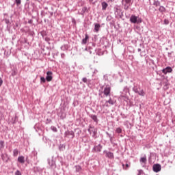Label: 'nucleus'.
<instances>
[{
	"mask_svg": "<svg viewBox=\"0 0 175 175\" xmlns=\"http://www.w3.org/2000/svg\"><path fill=\"white\" fill-rule=\"evenodd\" d=\"M129 21L131 24H142L143 20H142V18L136 16L135 14H132L130 17Z\"/></svg>",
	"mask_w": 175,
	"mask_h": 175,
	"instance_id": "f257e3e1",
	"label": "nucleus"
},
{
	"mask_svg": "<svg viewBox=\"0 0 175 175\" xmlns=\"http://www.w3.org/2000/svg\"><path fill=\"white\" fill-rule=\"evenodd\" d=\"M88 131L94 139H96L98 137V129L95 128V126L90 125Z\"/></svg>",
	"mask_w": 175,
	"mask_h": 175,
	"instance_id": "f03ea898",
	"label": "nucleus"
},
{
	"mask_svg": "<svg viewBox=\"0 0 175 175\" xmlns=\"http://www.w3.org/2000/svg\"><path fill=\"white\" fill-rule=\"evenodd\" d=\"M114 12L116 16H118V17H120V18H122V17H124V13L120 7H115Z\"/></svg>",
	"mask_w": 175,
	"mask_h": 175,
	"instance_id": "7ed1b4c3",
	"label": "nucleus"
},
{
	"mask_svg": "<svg viewBox=\"0 0 175 175\" xmlns=\"http://www.w3.org/2000/svg\"><path fill=\"white\" fill-rule=\"evenodd\" d=\"M111 91V87L110 86V85H106L103 90V94L105 96H110Z\"/></svg>",
	"mask_w": 175,
	"mask_h": 175,
	"instance_id": "20e7f679",
	"label": "nucleus"
},
{
	"mask_svg": "<svg viewBox=\"0 0 175 175\" xmlns=\"http://www.w3.org/2000/svg\"><path fill=\"white\" fill-rule=\"evenodd\" d=\"M103 154H105V158H108V159H114V153L105 150Z\"/></svg>",
	"mask_w": 175,
	"mask_h": 175,
	"instance_id": "39448f33",
	"label": "nucleus"
},
{
	"mask_svg": "<svg viewBox=\"0 0 175 175\" xmlns=\"http://www.w3.org/2000/svg\"><path fill=\"white\" fill-rule=\"evenodd\" d=\"M65 137H68V139H73L75 137V132L73 131L67 130L64 133Z\"/></svg>",
	"mask_w": 175,
	"mask_h": 175,
	"instance_id": "423d86ee",
	"label": "nucleus"
},
{
	"mask_svg": "<svg viewBox=\"0 0 175 175\" xmlns=\"http://www.w3.org/2000/svg\"><path fill=\"white\" fill-rule=\"evenodd\" d=\"M120 94H121V96L122 98H125V96L126 95H128V94H129V88H128L127 86H125L124 88H123V90L122 92H120Z\"/></svg>",
	"mask_w": 175,
	"mask_h": 175,
	"instance_id": "0eeeda50",
	"label": "nucleus"
},
{
	"mask_svg": "<svg viewBox=\"0 0 175 175\" xmlns=\"http://www.w3.org/2000/svg\"><path fill=\"white\" fill-rule=\"evenodd\" d=\"M162 169V167L161 166L160 164H154L152 166V170L155 173H159V172H161V170Z\"/></svg>",
	"mask_w": 175,
	"mask_h": 175,
	"instance_id": "6e6552de",
	"label": "nucleus"
},
{
	"mask_svg": "<svg viewBox=\"0 0 175 175\" xmlns=\"http://www.w3.org/2000/svg\"><path fill=\"white\" fill-rule=\"evenodd\" d=\"M102 148H103V146L99 144L98 145L94 146L92 151L94 152H100V151H102Z\"/></svg>",
	"mask_w": 175,
	"mask_h": 175,
	"instance_id": "1a4fd4ad",
	"label": "nucleus"
},
{
	"mask_svg": "<svg viewBox=\"0 0 175 175\" xmlns=\"http://www.w3.org/2000/svg\"><path fill=\"white\" fill-rule=\"evenodd\" d=\"M162 73H163V75H167V73H172V72H173V68H172V67L170 66H167L165 68H163V70H161Z\"/></svg>",
	"mask_w": 175,
	"mask_h": 175,
	"instance_id": "9d476101",
	"label": "nucleus"
},
{
	"mask_svg": "<svg viewBox=\"0 0 175 175\" xmlns=\"http://www.w3.org/2000/svg\"><path fill=\"white\" fill-rule=\"evenodd\" d=\"M45 79H46V81H48V83L51 81L53 80V72L48 71L46 72V76Z\"/></svg>",
	"mask_w": 175,
	"mask_h": 175,
	"instance_id": "9b49d317",
	"label": "nucleus"
},
{
	"mask_svg": "<svg viewBox=\"0 0 175 175\" xmlns=\"http://www.w3.org/2000/svg\"><path fill=\"white\" fill-rule=\"evenodd\" d=\"M141 90L142 88H140V85H138L137 83H134L133 91L135 92V94H137V92H139V91H140Z\"/></svg>",
	"mask_w": 175,
	"mask_h": 175,
	"instance_id": "f8f14e48",
	"label": "nucleus"
},
{
	"mask_svg": "<svg viewBox=\"0 0 175 175\" xmlns=\"http://www.w3.org/2000/svg\"><path fill=\"white\" fill-rule=\"evenodd\" d=\"M58 116L62 119L64 120V118H66V113H65V111L64 110H60L58 113Z\"/></svg>",
	"mask_w": 175,
	"mask_h": 175,
	"instance_id": "ddd939ff",
	"label": "nucleus"
},
{
	"mask_svg": "<svg viewBox=\"0 0 175 175\" xmlns=\"http://www.w3.org/2000/svg\"><path fill=\"white\" fill-rule=\"evenodd\" d=\"M48 164L51 167H55V161L51 159H48Z\"/></svg>",
	"mask_w": 175,
	"mask_h": 175,
	"instance_id": "4468645a",
	"label": "nucleus"
},
{
	"mask_svg": "<svg viewBox=\"0 0 175 175\" xmlns=\"http://www.w3.org/2000/svg\"><path fill=\"white\" fill-rule=\"evenodd\" d=\"M90 117L94 122H96V124L99 122V120L98 119V116L96 115L91 114L90 115Z\"/></svg>",
	"mask_w": 175,
	"mask_h": 175,
	"instance_id": "2eb2a0df",
	"label": "nucleus"
},
{
	"mask_svg": "<svg viewBox=\"0 0 175 175\" xmlns=\"http://www.w3.org/2000/svg\"><path fill=\"white\" fill-rule=\"evenodd\" d=\"M139 162L143 167L146 166V163H147V158L146 157H142Z\"/></svg>",
	"mask_w": 175,
	"mask_h": 175,
	"instance_id": "dca6fc26",
	"label": "nucleus"
},
{
	"mask_svg": "<svg viewBox=\"0 0 175 175\" xmlns=\"http://www.w3.org/2000/svg\"><path fill=\"white\" fill-rule=\"evenodd\" d=\"M100 29V24L99 23H94V32H99Z\"/></svg>",
	"mask_w": 175,
	"mask_h": 175,
	"instance_id": "f3484780",
	"label": "nucleus"
},
{
	"mask_svg": "<svg viewBox=\"0 0 175 175\" xmlns=\"http://www.w3.org/2000/svg\"><path fill=\"white\" fill-rule=\"evenodd\" d=\"M18 162L22 165L25 163V157H24V156H19L18 157Z\"/></svg>",
	"mask_w": 175,
	"mask_h": 175,
	"instance_id": "a211bd4d",
	"label": "nucleus"
},
{
	"mask_svg": "<svg viewBox=\"0 0 175 175\" xmlns=\"http://www.w3.org/2000/svg\"><path fill=\"white\" fill-rule=\"evenodd\" d=\"M101 6H102V10H106V9H107V6H109V4H107L106 1H103L101 3Z\"/></svg>",
	"mask_w": 175,
	"mask_h": 175,
	"instance_id": "6ab92c4d",
	"label": "nucleus"
},
{
	"mask_svg": "<svg viewBox=\"0 0 175 175\" xmlns=\"http://www.w3.org/2000/svg\"><path fill=\"white\" fill-rule=\"evenodd\" d=\"M60 49L62 50V51H66V50L69 49V45L68 44H64L61 46Z\"/></svg>",
	"mask_w": 175,
	"mask_h": 175,
	"instance_id": "aec40b11",
	"label": "nucleus"
},
{
	"mask_svg": "<svg viewBox=\"0 0 175 175\" xmlns=\"http://www.w3.org/2000/svg\"><path fill=\"white\" fill-rule=\"evenodd\" d=\"M90 39V36H88V34L85 35V38L82 40V44H87V40Z\"/></svg>",
	"mask_w": 175,
	"mask_h": 175,
	"instance_id": "412c9836",
	"label": "nucleus"
},
{
	"mask_svg": "<svg viewBox=\"0 0 175 175\" xmlns=\"http://www.w3.org/2000/svg\"><path fill=\"white\" fill-rule=\"evenodd\" d=\"M137 94L139 95V96H144L146 95V92H144V90L143 89H141L138 92H137Z\"/></svg>",
	"mask_w": 175,
	"mask_h": 175,
	"instance_id": "4be33fe9",
	"label": "nucleus"
},
{
	"mask_svg": "<svg viewBox=\"0 0 175 175\" xmlns=\"http://www.w3.org/2000/svg\"><path fill=\"white\" fill-rule=\"evenodd\" d=\"M33 170L36 173H39V172H43V169L40 167H34Z\"/></svg>",
	"mask_w": 175,
	"mask_h": 175,
	"instance_id": "5701e85b",
	"label": "nucleus"
},
{
	"mask_svg": "<svg viewBox=\"0 0 175 175\" xmlns=\"http://www.w3.org/2000/svg\"><path fill=\"white\" fill-rule=\"evenodd\" d=\"M154 6H156V8H158V6H161V1L159 0H154L153 2Z\"/></svg>",
	"mask_w": 175,
	"mask_h": 175,
	"instance_id": "b1692460",
	"label": "nucleus"
},
{
	"mask_svg": "<svg viewBox=\"0 0 175 175\" xmlns=\"http://www.w3.org/2000/svg\"><path fill=\"white\" fill-rule=\"evenodd\" d=\"M107 136L109 137V141H110V143H111V144H113V136L111 135V134L109 133V132H105Z\"/></svg>",
	"mask_w": 175,
	"mask_h": 175,
	"instance_id": "393cba45",
	"label": "nucleus"
},
{
	"mask_svg": "<svg viewBox=\"0 0 175 175\" xmlns=\"http://www.w3.org/2000/svg\"><path fill=\"white\" fill-rule=\"evenodd\" d=\"M159 11L161 13H165V12H166V8L165 7H163V5H160V7L159 8Z\"/></svg>",
	"mask_w": 175,
	"mask_h": 175,
	"instance_id": "a878e982",
	"label": "nucleus"
},
{
	"mask_svg": "<svg viewBox=\"0 0 175 175\" xmlns=\"http://www.w3.org/2000/svg\"><path fill=\"white\" fill-rule=\"evenodd\" d=\"M75 172L77 173H79L80 170H81V166L80 165H75Z\"/></svg>",
	"mask_w": 175,
	"mask_h": 175,
	"instance_id": "bb28decb",
	"label": "nucleus"
},
{
	"mask_svg": "<svg viewBox=\"0 0 175 175\" xmlns=\"http://www.w3.org/2000/svg\"><path fill=\"white\" fill-rule=\"evenodd\" d=\"M107 103H109V105L113 106V105H114L115 102L113 100V99H111V98H109V99L108 100H107Z\"/></svg>",
	"mask_w": 175,
	"mask_h": 175,
	"instance_id": "cd10ccee",
	"label": "nucleus"
},
{
	"mask_svg": "<svg viewBox=\"0 0 175 175\" xmlns=\"http://www.w3.org/2000/svg\"><path fill=\"white\" fill-rule=\"evenodd\" d=\"M18 155V149L16 148L13 150V157H17Z\"/></svg>",
	"mask_w": 175,
	"mask_h": 175,
	"instance_id": "c85d7f7f",
	"label": "nucleus"
},
{
	"mask_svg": "<svg viewBox=\"0 0 175 175\" xmlns=\"http://www.w3.org/2000/svg\"><path fill=\"white\" fill-rule=\"evenodd\" d=\"M115 132L116 133H122V129H121L120 127H118L116 129Z\"/></svg>",
	"mask_w": 175,
	"mask_h": 175,
	"instance_id": "c756f323",
	"label": "nucleus"
},
{
	"mask_svg": "<svg viewBox=\"0 0 175 175\" xmlns=\"http://www.w3.org/2000/svg\"><path fill=\"white\" fill-rule=\"evenodd\" d=\"M122 5H124V6L125 10H128V9H129V6H131V4H127L126 3L125 4H124V3H122Z\"/></svg>",
	"mask_w": 175,
	"mask_h": 175,
	"instance_id": "7c9ffc66",
	"label": "nucleus"
},
{
	"mask_svg": "<svg viewBox=\"0 0 175 175\" xmlns=\"http://www.w3.org/2000/svg\"><path fill=\"white\" fill-rule=\"evenodd\" d=\"M16 75H17V69L16 68H13L12 76H16Z\"/></svg>",
	"mask_w": 175,
	"mask_h": 175,
	"instance_id": "2f4dec72",
	"label": "nucleus"
},
{
	"mask_svg": "<svg viewBox=\"0 0 175 175\" xmlns=\"http://www.w3.org/2000/svg\"><path fill=\"white\" fill-rule=\"evenodd\" d=\"M122 167L124 170H127V169L129 167V164L128 163L122 164Z\"/></svg>",
	"mask_w": 175,
	"mask_h": 175,
	"instance_id": "473e14b6",
	"label": "nucleus"
},
{
	"mask_svg": "<svg viewBox=\"0 0 175 175\" xmlns=\"http://www.w3.org/2000/svg\"><path fill=\"white\" fill-rule=\"evenodd\" d=\"M96 54H98V55H103V52L100 51V49H98L96 50Z\"/></svg>",
	"mask_w": 175,
	"mask_h": 175,
	"instance_id": "72a5a7b5",
	"label": "nucleus"
},
{
	"mask_svg": "<svg viewBox=\"0 0 175 175\" xmlns=\"http://www.w3.org/2000/svg\"><path fill=\"white\" fill-rule=\"evenodd\" d=\"M1 148H5V142L0 141V149Z\"/></svg>",
	"mask_w": 175,
	"mask_h": 175,
	"instance_id": "f704fd0d",
	"label": "nucleus"
},
{
	"mask_svg": "<svg viewBox=\"0 0 175 175\" xmlns=\"http://www.w3.org/2000/svg\"><path fill=\"white\" fill-rule=\"evenodd\" d=\"M46 81H47V80L46 79V78H44V77H40V83H43L44 84V83H46Z\"/></svg>",
	"mask_w": 175,
	"mask_h": 175,
	"instance_id": "c9c22d12",
	"label": "nucleus"
},
{
	"mask_svg": "<svg viewBox=\"0 0 175 175\" xmlns=\"http://www.w3.org/2000/svg\"><path fill=\"white\" fill-rule=\"evenodd\" d=\"M12 124H16L17 123V116L12 118Z\"/></svg>",
	"mask_w": 175,
	"mask_h": 175,
	"instance_id": "e433bc0d",
	"label": "nucleus"
},
{
	"mask_svg": "<svg viewBox=\"0 0 175 175\" xmlns=\"http://www.w3.org/2000/svg\"><path fill=\"white\" fill-rule=\"evenodd\" d=\"M3 20L5 23V24H7V27H9V24H10V21L8 18H4Z\"/></svg>",
	"mask_w": 175,
	"mask_h": 175,
	"instance_id": "4c0bfd02",
	"label": "nucleus"
},
{
	"mask_svg": "<svg viewBox=\"0 0 175 175\" xmlns=\"http://www.w3.org/2000/svg\"><path fill=\"white\" fill-rule=\"evenodd\" d=\"M51 131H53V132H57L58 131V130L57 129V127H55L54 126H51Z\"/></svg>",
	"mask_w": 175,
	"mask_h": 175,
	"instance_id": "58836bf2",
	"label": "nucleus"
},
{
	"mask_svg": "<svg viewBox=\"0 0 175 175\" xmlns=\"http://www.w3.org/2000/svg\"><path fill=\"white\" fill-rule=\"evenodd\" d=\"M59 150H60V151H62V150H65V146L64 144H62L59 146Z\"/></svg>",
	"mask_w": 175,
	"mask_h": 175,
	"instance_id": "ea45409f",
	"label": "nucleus"
},
{
	"mask_svg": "<svg viewBox=\"0 0 175 175\" xmlns=\"http://www.w3.org/2000/svg\"><path fill=\"white\" fill-rule=\"evenodd\" d=\"M169 23H170V22L167 19H166V18L164 19L163 24H165V25H169Z\"/></svg>",
	"mask_w": 175,
	"mask_h": 175,
	"instance_id": "a19ab883",
	"label": "nucleus"
},
{
	"mask_svg": "<svg viewBox=\"0 0 175 175\" xmlns=\"http://www.w3.org/2000/svg\"><path fill=\"white\" fill-rule=\"evenodd\" d=\"M15 3L17 6H19V5H21V0H15Z\"/></svg>",
	"mask_w": 175,
	"mask_h": 175,
	"instance_id": "79ce46f5",
	"label": "nucleus"
},
{
	"mask_svg": "<svg viewBox=\"0 0 175 175\" xmlns=\"http://www.w3.org/2000/svg\"><path fill=\"white\" fill-rule=\"evenodd\" d=\"M85 12H87V7H83L82 8V15H83L85 13Z\"/></svg>",
	"mask_w": 175,
	"mask_h": 175,
	"instance_id": "37998d69",
	"label": "nucleus"
},
{
	"mask_svg": "<svg viewBox=\"0 0 175 175\" xmlns=\"http://www.w3.org/2000/svg\"><path fill=\"white\" fill-rule=\"evenodd\" d=\"M82 81L83 83H88V79L87 78L84 77V78L82 79Z\"/></svg>",
	"mask_w": 175,
	"mask_h": 175,
	"instance_id": "c03bdc74",
	"label": "nucleus"
},
{
	"mask_svg": "<svg viewBox=\"0 0 175 175\" xmlns=\"http://www.w3.org/2000/svg\"><path fill=\"white\" fill-rule=\"evenodd\" d=\"M51 122V119L47 118L45 121V124H50Z\"/></svg>",
	"mask_w": 175,
	"mask_h": 175,
	"instance_id": "a18cd8bd",
	"label": "nucleus"
},
{
	"mask_svg": "<svg viewBox=\"0 0 175 175\" xmlns=\"http://www.w3.org/2000/svg\"><path fill=\"white\" fill-rule=\"evenodd\" d=\"M21 172H20V170H16V172H15V175H21Z\"/></svg>",
	"mask_w": 175,
	"mask_h": 175,
	"instance_id": "49530a36",
	"label": "nucleus"
},
{
	"mask_svg": "<svg viewBox=\"0 0 175 175\" xmlns=\"http://www.w3.org/2000/svg\"><path fill=\"white\" fill-rule=\"evenodd\" d=\"M124 1L127 5H131V2L132 0H124Z\"/></svg>",
	"mask_w": 175,
	"mask_h": 175,
	"instance_id": "de8ad7c7",
	"label": "nucleus"
},
{
	"mask_svg": "<svg viewBox=\"0 0 175 175\" xmlns=\"http://www.w3.org/2000/svg\"><path fill=\"white\" fill-rule=\"evenodd\" d=\"M96 73H98V70L94 69L93 71V76H95V75H96Z\"/></svg>",
	"mask_w": 175,
	"mask_h": 175,
	"instance_id": "09e8293b",
	"label": "nucleus"
},
{
	"mask_svg": "<svg viewBox=\"0 0 175 175\" xmlns=\"http://www.w3.org/2000/svg\"><path fill=\"white\" fill-rule=\"evenodd\" d=\"M142 174H143V170H138L137 175H142Z\"/></svg>",
	"mask_w": 175,
	"mask_h": 175,
	"instance_id": "8fccbe9b",
	"label": "nucleus"
},
{
	"mask_svg": "<svg viewBox=\"0 0 175 175\" xmlns=\"http://www.w3.org/2000/svg\"><path fill=\"white\" fill-rule=\"evenodd\" d=\"M2 84H3V81L2 80V78L0 77V87L2 86Z\"/></svg>",
	"mask_w": 175,
	"mask_h": 175,
	"instance_id": "3c124183",
	"label": "nucleus"
},
{
	"mask_svg": "<svg viewBox=\"0 0 175 175\" xmlns=\"http://www.w3.org/2000/svg\"><path fill=\"white\" fill-rule=\"evenodd\" d=\"M105 106H106V107H109V103H107V101H106Z\"/></svg>",
	"mask_w": 175,
	"mask_h": 175,
	"instance_id": "603ef678",
	"label": "nucleus"
},
{
	"mask_svg": "<svg viewBox=\"0 0 175 175\" xmlns=\"http://www.w3.org/2000/svg\"><path fill=\"white\" fill-rule=\"evenodd\" d=\"M61 57L62 58H65V53H62L61 54Z\"/></svg>",
	"mask_w": 175,
	"mask_h": 175,
	"instance_id": "864d4df0",
	"label": "nucleus"
},
{
	"mask_svg": "<svg viewBox=\"0 0 175 175\" xmlns=\"http://www.w3.org/2000/svg\"><path fill=\"white\" fill-rule=\"evenodd\" d=\"M33 155H34V159H38V156H35V152H33Z\"/></svg>",
	"mask_w": 175,
	"mask_h": 175,
	"instance_id": "5fc2aeb1",
	"label": "nucleus"
},
{
	"mask_svg": "<svg viewBox=\"0 0 175 175\" xmlns=\"http://www.w3.org/2000/svg\"><path fill=\"white\" fill-rule=\"evenodd\" d=\"M1 158H2L3 161H5V156H3V154L1 155Z\"/></svg>",
	"mask_w": 175,
	"mask_h": 175,
	"instance_id": "6e6d98bb",
	"label": "nucleus"
},
{
	"mask_svg": "<svg viewBox=\"0 0 175 175\" xmlns=\"http://www.w3.org/2000/svg\"><path fill=\"white\" fill-rule=\"evenodd\" d=\"M28 23H29V24H32V20H29V21H28Z\"/></svg>",
	"mask_w": 175,
	"mask_h": 175,
	"instance_id": "4d7b16f0",
	"label": "nucleus"
},
{
	"mask_svg": "<svg viewBox=\"0 0 175 175\" xmlns=\"http://www.w3.org/2000/svg\"><path fill=\"white\" fill-rule=\"evenodd\" d=\"M137 50H138L139 52L142 51L141 49H138Z\"/></svg>",
	"mask_w": 175,
	"mask_h": 175,
	"instance_id": "13d9d810",
	"label": "nucleus"
},
{
	"mask_svg": "<svg viewBox=\"0 0 175 175\" xmlns=\"http://www.w3.org/2000/svg\"><path fill=\"white\" fill-rule=\"evenodd\" d=\"M51 16H53V12H51Z\"/></svg>",
	"mask_w": 175,
	"mask_h": 175,
	"instance_id": "bf43d9fd",
	"label": "nucleus"
},
{
	"mask_svg": "<svg viewBox=\"0 0 175 175\" xmlns=\"http://www.w3.org/2000/svg\"><path fill=\"white\" fill-rule=\"evenodd\" d=\"M4 16H8V14H4Z\"/></svg>",
	"mask_w": 175,
	"mask_h": 175,
	"instance_id": "052dcab7",
	"label": "nucleus"
},
{
	"mask_svg": "<svg viewBox=\"0 0 175 175\" xmlns=\"http://www.w3.org/2000/svg\"><path fill=\"white\" fill-rule=\"evenodd\" d=\"M38 164V163H35V165H37Z\"/></svg>",
	"mask_w": 175,
	"mask_h": 175,
	"instance_id": "680f3d73",
	"label": "nucleus"
},
{
	"mask_svg": "<svg viewBox=\"0 0 175 175\" xmlns=\"http://www.w3.org/2000/svg\"><path fill=\"white\" fill-rule=\"evenodd\" d=\"M120 136H121V137H123V136H122V135H121Z\"/></svg>",
	"mask_w": 175,
	"mask_h": 175,
	"instance_id": "e2e57ef3",
	"label": "nucleus"
},
{
	"mask_svg": "<svg viewBox=\"0 0 175 175\" xmlns=\"http://www.w3.org/2000/svg\"><path fill=\"white\" fill-rule=\"evenodd\" d=\"M41 13H43V11H41Z\"/></svg>",
	"mask_w": 175,
	"mask_h": 175,
	"instance_id": "0e129e2a",
	"label": "nucleus"
},
{
	"mask_svg": "<svg viewBox=\"0 0 175 175\" xmlns=\"http://www.w3.org/2000/svg\"><path fill=\"white\" fill-rule=\"evenodd\" d=\"M85 50H87V48L85 49Z\"/></svg>",
	"mask_w": 175,
	"mask_h": 175,
	"instance_id": "69168bd1",
	"label": "nucleus"
},
{
	"mask_svg": "<svg viewBox=\"0 0 175 175\" xmlns=\"http://www.w3.org/2000/svg\"><path fill=\"white\" fill-rule=\"evenodd\" d=\"M27 1H29V0H27Z\"/></svg>",
	"mask_w": 175,
	"mask_h": 175,
	"instance_id": "338daca9",
	"label": "nucleus"
}]
</instances>
